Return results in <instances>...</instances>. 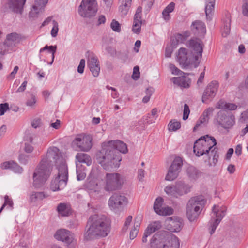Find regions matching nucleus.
I'll list each match as a JSON object with an SVG mask.
<instances>
[{"label": "nucleus", "instance_id": "f257e3e1", "mask_svg": "<svg viewBox=\"0 0 248 248\" xmlns=\"http://www.w3.org/2000/svg\"><path fill=\"white\" fill-rule=\"evenodd\" d=\"M127 152V145L123 141H110L102 144V149L96 154V159L105 170H110L119 167L122 160L120 152Z\"/></svg>", "mask_w": 248, "mask_h": 248}, {"label": "nucleus", "instance_id": "f03ea898", "mask_svg": "<svg viewBox=\"0 0 248 248\" xmlns=\"http://www.w3.org/2000/svg\"><path fill=\"white\" fill-rule=\"evenodd\" d=\"M52 161L56 163L58 169L62 163H65L60 150L56 147H51L48 149L46 155L42 156L41 160L34 170L33 186L35 188L43 186L50 176L52 170L51 162Z\"/></svg>", "mask_w": 248, "mask_h": 248}, {"label": "nucleus", "instance_id": "7ed1b4c3", "mask_svg": "<svg viewBox=\"0 0 248 248\" xmlns=\"http://www.w3.org/2000/svg\"><path fill=\"white\" fill-rule=\"evenodd\" d=\"M86 227H88L84 234L86 240L104 237L110 231L111 222L105 215L94 214L89 217Z\"/></svg>", "mask_w": 248, "mask_h": 248}, {"label": "nucleus", "instance_id": "20e7f679", "mask_svg": "<svg viewBox=\"0 0 248 248\" xmlns=\"http://www.w3.org/2000/svg\"><path fill=\"white\" fill-rule=\"evenodd\" d=\"M217 144L214 137L206 135L200 137L195 142L193 152L197 156H203L205 162H209L212 157L213 163L216 165L219 157Z\"/></svg>", "mask_w": 248, "mask_h": 248}, {"label": "nucleus", "instance_id": "39448f33", "mask_svg": "<svg viewBox=\"0 0 248 248\" xmlns=\"http://www.w3.org/2000/svg\"><path fill=\"white\" fill-rule=\"evenodd\" d=\"M206 202L202 196L192 197L188 201L186 207V215L190 221H194L198 217Z\"/></svg>", "mask_w": 248, "mask_h": 248}, {"label": "nucleus", "instance_id": "423d86ee", "mask_svg": "<svg viewBox=\"0 0 248 248\" xmlns=\"http://www.w3.org/2000/svg\"><path fill=\"white\" fill-rule=\"evenodd\" d=\"M68 179V168L66 163L63 162L58 167V175L51 183L50 188L53 191L63 189L67 185Z\"/></svg>", "mask_w": 248, "mask_h": 248}, {"label": "nucleus", "instance_id": "0eeeda50", "mask_svg": "<svg viewBox=\"0 0 248 248\" xmlns=\"http://www.w3.org/2000/svg\"><path fill=\"white\" fill-rule=\"evenodd\" d=\"M176 56L177 62L183 69L192 67L196 68L200 64V61L196 60L195 57L192 56L186 48L181 47L178 50Z\"/></svg>", "mask_w": 248, "mask_h": 248}, {"label": "nucleus", "instance_id": "6e6552de", "mask_svg": "<svg viewBox=\"0 0 248 248\" xmlns=\"http://www.w3.org/2000/svg\"><path fill=\"white\" fill-rule=\"evenodd\" d=\"M124 177L118 173H107L104 189L110 192L120 189L124 183Z\"/></svg>", "mask_w": 248, "mask_h": 248}, {"label": "nucleus", "instance_id": "1a4fd4ad", "mask_svg": "<svg viewBox=\"0 0 248 248\" xmlns=\"http://www.w3.org/2000/svg\"><path fill=\"white\" fill-rule=\"evenodd\" d=\"M97 11L95 0H82L78 7V13L83 17L94 16Z\"/></svg>", "mask_w": 248, "mask_h": 248}, {"label": "nucleus", "instance_id": "9d476101", "mask_svg": "<svg viewBox=\"0 0 248 248\" xmlns=\"http://www.w3.org/2000/svg\"><path fill=\"white\" fill-rule=\"evenodd\" d=\"M190 53L195 57V59L201 61L202 58L203 44L202 42L198 38H192L186 43Z\"/></svg>", "mask_w": 248, "mask_h": 248}, {"label": "nucleus", "instance_id": "9b49d317", "mask_svg": "<svg viewBox=\"0 0 248 248\" xmlns=\"http://www.w3.org/2000/svg\"><path fill=\"white\" fill-rule=\"evenodd\" d=\"M225 212L226 209L225 207L218 209V206L214 205L213 207L211 219L209 222L211 229L210 233L211 235L214 233L217 226L225 216Z\"/></svg>", "mask_w": 248, "mask_h": 248}, {"label": "nucleus", "instance_id": "f8f14e48", "mask_svg": "<svg viewBox=\"0 0 248 248\" xmlns=\"http://www.w3.org/2000/svg\"><path fill=\"white\" fill-rule=\"evenodd\" d=\"M127 203V198L120 193H114L110 197L108 201L110 208L115 211L122 209Z\"/></svg>", "mask_w": 248, "mask_h": 248}, {"label": "nucleus", "instance_id": "ddd939ff", "mask_svg": "<svg viewBox=\"0 0 248 248\" xmlns=\"http://www.w3.org/2000/svg\"><path fill=\"white\" fill-rule=\"evenodd\" d=\"M183 165L182 158L176 157L170 166L165 179L167 181H173L178 176Z\"/></svg>", "mask_w": 248, "mask_h": 248}, {"label": "nucleus", "instance_id": "4468645a", "mask_svg": "<svg viewBox=\"0 0 248 248\" xmlns=\"http://www.w3.org/2000/svg\"><path fill=\"white\" fill-rule=\"evenodd\" d=\"M86 56L87 57V65L90 71L94 77H98L100 67L97 57L94 53L90 51L86 52Z\"/></svg>", "mask_w": 248, "mask_h": 248}, {"label": "nucleus", "instance_id": "2eb2a0df", "mask_svg": "<svg viewBox=\"0 0 248 248\" xmlns=\"http://www.w3.org/2000/svg\"><path fill=\"white\" fill-rule=\"evenodd\" d=\"M79 150L87 152L92 148V138L89 135H79L73 141Z\"/></svg>", "mask_w": 248, "mask_h": 248}, {"label": "nucleus", "instance_id": "dca6fc26", "mask_svg": "<svg viewBox=\"0 0 248 248\" xmlns=\"http://www.w3.org/2000/svg\"><path fill=\"white\" fill-rule=\"evenodd\" d=\"M218 87V82L213 81L210 82L204 90L202 96V102L203 103H208L215 96Z\"/></svg>", "mask_w": 248, "mask_h": 248}, {"label": "nucleus", "instance_id": "f3484780", "mask_svg": "<svg viewBox=\"0 0 248 248\" xmlns=\"http://www.w3.org/2000/svg\"><path fill=\"white\" fill-rule=\"evenodd\" d=\"M54 236L56 239L62 241L68 244L71 243L74 239L73 233L64 229L58 230Z\"/></svg>", "mask_w": 248, "mask_h": 248}, {"label": "nucleus", "instance_id": "a211bd4d", "mask_svg": "<svg viewBox=\"0 0 248 248\" xmlns=\"http://www.w3.org/2000/svg\"><path fill=\"white\" fill-rule=\"evenodd\" d=\"M191 30L195 35L199 37H203L206 33L205 24L201 20H195L192 23Z\"/></svg>", "mask_w": 248, "mask_h": 248}, {"label": "nucleus", "instance_id": "6ab92c4d", "mask_svg": "<svg viewBox=\"0 0 248 248\" xmlns=\"http://www.w3.org/2000/svg\"><path fill=\"white\" fill-rule=\"evenodd\" d=\"M231 16L230 13L225 12L222 18L221 32L223 37H226L230 32Z\"/></svg>", "mask_w": 248, "mask_h": 248}, {"label": "nucleus", "instance_id": "aec40b11", "mask_svg": "<svg viewBox=\"0 0 248 248\" xmlns=\"http://www.w3.org/2000/svg\"><path fill=\"white\" fill-rule=\"evenodd\" d=\"M142 7L139 6L136 10L134 17L133 25L132 27L133 31L139 34L140 31L141 25L142 21L141 18Z\"/></svg>", "mask_w": 248, "mask_h": 248}, {"label": "nucleus", "instance_id": "412c9836", "mask_svg": "<svg viewBox=\"0 0 248 248\" xmlns=\"http://www.w3.org/2000/svg\"><path fill=\"white\" fill-rule=\"evenodd\" d=\"M161 227V223L159 221H155L148 225L145 230L142 241L143 243L147 242V237L150 236L153 232L159 230Z\"/></svg>", "mask_w": 248, "mask_h": 248}, {"label": "nucleus", "instance_id": "4be33fe9", "mask_svg": "<svg viewBox=\"0 0 248 248\" xmlns=\"http://www.w3.org/2000/svg\"><path fill=\"white\" fill-rule=\"evenodd\" d=\"M25 39V38L21 34L12 32L7 35L5 41L8 43V46L12 47L19 43L21 41Z\"/></svg>", "mask_w": 248, "mask_h": 248}, {"label": "nucleus", "instance_id": "5701e85b", "mask_svg": "<svg viewBox=\"0 0 248 248\" xmlns=\"http://www.w3.org/2000/svg\"><path fill=\"white\" fill-rule=\"evenodd\" d=\"M173 217L169 218V222L168 224V229L171 232H178L181 230L182 223L181 219L179 217H175L174 219Z\"/></svg>", "mask_w": 248, "mask_h": 248}, {"label": "nucleus", "instance_id": "b1692460", "mask_svg": "<svg viewBox=\"0 0 248 248\" xmlns=\"http://www.w3.org/2000/svg\"><path fill=\"white\" fill-rule=\"evenodd\" d=\"M178 197L182 196L189 193L191 190V186L182 181L175 183Z\"/></svg>", "mask_w": 248, "mask_h": 248}, {"label": "nucleus", "instance_id": "393cba45", "mask_svg": "<svg viewBox=\"0 0 248 248\" xmlns=\"http://www.w3.org/2000/svg\"><path fill=\"white\" fill-rule=\"evenodd\" d=\"M171 80L174 84L185 88H189L191 82L189 78L185 76L173 77L171 78Z\"/></svg>", "mask_w": 248, "mask_h": 248}, {"label": "nucleus", "instance_id": "a878e982", "mask_svg": "<svg viewBox=\"0 0 248 248\" xmlns=\"http://www.w3.org/2000/svg\"><path fill=\"white\" fill-rule=\"evenodd\" d=\"M56 49H57L56 46H48L47 45H46L43 48H41L39 51V57L40 60L41 61H44V62L46 61V60L44 56V54H42V53L46 50H47L48 52L51 53L52 61L49 63V64L51 65L54 61L55 53H56Z\"/></svg>", "mask_w": 248, "mask_h": 248}, {"label": "nucleus", "instance_id": "bb28decb", "mask_svg": "<svg viewBox=\"0 0 248 248\" xmlns=\"http://www.w3.org/2000/svg\"><path fill=\"white\" fill-rule=\"evenodd\" d=\"M180 243L177 237L171 235L168 237L165 244L163 245L162 248H179Z\"/></svg>", "mask_w": 248, "mask_h": 248}, {"label": "nucleus", "instance_id": "cd10ccee", "mask_svg": "<svg viewBox=\"0 0 248 248\" xmlns=\"http://www.w3.org/2000/svg\"><path fill=\"white\" fill-rule=\"evenodd\" d=\"M25 0H9V8L15 13H21Z\"/></svg>", "mask_w": 248, "mask_h": 248}, {"label": "nucleus", "instance_id": "c85d7f7f", "mask_svg": "<svg viewBox=\"0 0 248 248\" xmlns=\"http://www.w3.org/2000/svg\"><path fill=\"white\" fill-rule=\"evenodd\" d=\"M44 4V0H36L35 5L33 6L31 11L29 12V16L31 17H37L40 10L43 9L46 4Z\"/></svg>", "mask_w": 248, "mask_h": 248}, {"label": "nucleus", "instance_id": "c756f323", "mask_svg": "<svg viewBox=\"0 0 248 248\" xmlns=\"http://www.w3.org/2000/svg\"><path fill=\"white\" fill-rule=\"evenodd\" d=\"M132 0H119V10L122 16H125L131 7Z\"/></svg>", "mask_w": 248, "mask_h": 248}, {"label": "nucleus", "instance_id": "7c9ffc66", "mask_svg": "<svg viewBox=\"0 0 248 248\" xmlns=\"http://www.w3.org/2000/svg\"><path fill=\"white\" fill-rule=\"evenodd\" d=\"M57 211L62 217L68 216L72 213L70 206L65 203H61L58 205Z\"/></svg>", "mask_w": 248, "mask_h": 248}, {"label": "nucleus", "instance_id": "2f4dec72", "mask_svg": "<svg viewBox=\"0 0 248 248\" xmlns=\"http://www.w3.org/2000/svg\"><path fill=\"white\" fill-rule=\"evenodd\" d=\"M76 158L79 162L86 164L87 166H90L92 164V159L90 156L86 153H78Z\"/></svg>", "mask_w": 248, "mask_h": 248}, {"label": "nucleus", "instance_id": "473e14b6", "mask_svg": "<svg viewBox=\"0 0 248 248\" xmlns=\"http://www.w3.org/2000/svg\"><path fill=\"white\" fill-rule=\"evenodd\" d=\"M175 3L173 2L170 3L162 11V17L166 21H168L170 19V14L174 9Z\"/></svg>", "mask_w": 248, "mask_h": 248}, {"label": "nucleus", "instance_id": "72a5a7b5", "mask_svg": "<svg viewBox=\"0 0 248 248\" xmlns=\"http://www.w3.org/2000/svg\"><path fill=\"white\" fill-rule=\"evenodd\" d=\"M162 240V236L160 232L155 233L150 240V246L152 248H158L160 247Z\"/></svg>", "mask_w": 248, "mask_h": 248}, {"label": "nucleus", "instance_id": "f704fd0d", "mask_svg": "<svg viewBox=\"0 0 248 248\" xmlns=\"http://www.w3.org/2000/svg\"><path fill=\"white\" fill-rule=\"evenodd\" d=\"M189 178L192 180H196L202 174V172L194 167H189L187 170Z\"/></svg>", "mask_w": 248, "mask_h": 248}, {"label": "nucleus", "instance_id": "c9c22d12", "mask_svg": "<svg viewBox=\"0 0 248 248\" xmlns=\"http://www.w3.org/2000/svg\"><path fill=\"white\" fill-rule=\"evenodd\" d=\"M215 4V0H206L205 11L207 19L210 18V15L214 10Z\"/></svg>", "mask_w": 248, "mask_h": 248}, {"label": "nucleus", "instance_id": "e433bc0d", "mask_svg": "<svg viewBox=\"0 0 248 248\" xmlns=\"http://www.w3.org/2000/svg\"><path fill=\"white\" fill-rule=\"evenodd\" d=\"M235 124V117L233 115H229L226 118L225 120L223 123H221L222 127L225 129L230 128L233 126Z\"/></svg>", "mask_w": 248, "mask_h": 248}, {"label": "nucleus", "instance_id": "4c0bfd02", "mask_svg": "<svg viewBox=\"0 0 248 248\" xmlns=\"http://www.w3.org/2000/svg\"><path fill=\"white\" fill-rule=\"evenodd\" d=\"M164 191L169 196L175 198H178L176 184L168 185L165 187Z\"/></svg>", "mask_w": 248, "mask_h": 248}, {"label": "nucleus", "instance_id": "58836bf2", "mask_svg": "<svg viewBox=\"0 0 248 248\" xmlns=\"http://www.w3.org/2000/svg\"><path fill=\"white\" fill-rule=\"evenodd\" d=\"M37 97L33 94H30V97L28 98L26 100L25 104L27 106L30 108L31 109H33L36 106Z\"/></svg>", "mask_w": 248, "mask_h": 248}, {"label": "nucleus", "instance_id": "ea45409f", "mask_svg": "<svg viewBox=\"0 0 248 248\" xmlns=\"http://www.w3.org/2000/svg\"><path fill=\"white\" fill-rule=\"evenodd\" d=\"M190 33L186 31L182 33H178L175 36V39L177 43H183L190 36Z\"/></svg>", "mask_w": 248, "mask_h": 248}, {"label": "nucleus", "instance_id": "a19ab883", "mask_svg": "<svg viewBox=\"0 0 248 248\" xmlns=\"http://www.w3.org/2000/svg\"><path fill=\"white\" fill-rule=\"evenodd\" d=\"M157 109L156 108H154L152 109L151 111V114H148L146 116V123L147 124H152L153 123L155 122L157 117Z\"/></svg>", "mask_w": 248, "mask_h": 248}, {"label": "nucleus", "instance_id": "79ce46f5", "mask_svg": "<svg viewBox=\"0 0 248 248\" xmlns=\"http://www.w3.org/2000/svg\"><path fill=\"white\" fill-rule=\"evenodd\" d=\"M180 122L175 119L170 121L168 124L169 130L170 131H175L180 129Z\"/></svg>", "mask_w": 248, "mask_h": 248}, {"label": "nucleus", "instance_id": "37998d69", "mask_svg": "<svg viewBox=\"0 0 248 248\" xmlns=\"http://www.w3.org/2000/svg\"><path fill=\"white\" fill-rule=\"evenodd\" d=\"M227 116H226L224 112L223 111H220L217 113V116H216L215 119V123L219 125H220L221 123H223Z\"/></svg>", "mask_w": 248, "mask_h": 248}, {"label": "nucleus", "instance_id": "c03bdc74", "mask_svg": "<svg viewBox=\"0 0 248 248\" xmlns=\"http://www.w3.org/2000/svg\"><path fill=\"white\" fill-rule=\"evenodd\" d=\"M214 110V108L212 107H209L206 109L201 116L202 120L204 119V121H206L208 123L209 118L212 115Z\"/></svg>", "mask_w": 248, "mask_h": 248}, {"label": "nucleus", "instance_id": "a18cd8bd", "mask_svg": "<svg viewBox=\"0 0 248 248\" xmlns=\"http://www.w3.org/2000/svg\"><path fill=\"white\" fill-rule=\"evenodd\" d=\"M163 202V199L160 197H157L154 202V209L158 214L160 212L161 207Z\"/></svg>", "mask_w": 248, "mask_h": 248}, {"label": "nucleus", "instance_id": "49530a36", "mask_svg": "<svg viewBox=\"0 0 248 248\" xmlns=\"http://www.w3.org/2000/svg\"><path fill=\"white\" fill-rule=\"evenodd\" d=\"M139 228L140 223L138 222H135L133 228H132L130 232V239L131 240L134 239L137 236Z\"/></svg>", "mask_w": 248, "mask_h": 248}, {"label": "nucleus", "instance_id": "de8ad7c7", "mask_svg": "<svg viewBox=\"0 0 248 248\" xmlns=\"http://www.w3.org/2000/svg\"><path fill=\"white\" fill-rule=\"evenodd\" d=\"M45 197V194L43 192H33L30 196L31 201L42 200Z\"/></svg>", "mask_w": 248, "mask_h": 248}, {"label": "nucleus", "instance_id": "09e8293b", "mask_svg": "<svg viewBox=\"0 0 248 248\" xmlns=\"http://www.w3.org/2000/svg\"><path fill=\"white\" fill-rule=\"evenodd\" d=\"M173 213V209L170 207L167 206L161 208L160 212H159L157 214L162 216H167L172 215Z\"/></svg>", "mask_w": 248, "mask_h": 248}, {"label": "nucleus", "instance_id": "8fccbe9b", "mask_svg": "<svg viewBox=\"0 0 248 248\" xmlns=\"http://www.w3.org/2000/svg\"><path fill=\"white\" fill-rule=\"evenodd\" d=\"M11 170L15 173L21 174L23 172V168L21 167L17 162L14 161L11 166Z\"/></svg>", "mask_w": 248, "mask_h": 248}, {"label": "nucleus", "instance_id": "3c124183", "mask_svg": "<svg viewBox=\"0 0 248 248\" xmlns=\"http://www.w3.org/2000/svg\"><path fill=\"white\" fill-rule=\"evenodd\" d=\"M106 22V18L104 15H100L99 16L97 20H96L95 18H93L91 22L92 25L99 26L101 24H104Z\"/></svg>", "mask_w": 248, "mask_h": 248}, {"label": "nucleus", "instance_id": "603ef678", "mask_svg": "<svg viewBox=\"0 0 248 248\" xmlns=\"http://www.w3.org/2000/svg\"><path fill=\"white\" fill-rule=\"evenodd\" d=\"M169 68L173 75H181L184 73L179 69L174 64L170 63L169 64Z\"/></svg>", "mask_w": 248, "mask_h": 248}, {"label": "nucleus", "instance_id": "864d4df0", "mask_svg": "<svg viewBox=\"0 0 248 248\" xmlns=\"http://www.w3.org/2000/svg\"><path fill=\"white\" fill-rule=\"evenodd\" d=\"M110 27L115 32H120L121 31L120 24L115 19H113L110 24Z\"/></svg>", "mask_w": 248, "mask_h": 248}, {"label": "nucleus", "instance_id": "5fc2aeb1", "mask_svg": "<svg viewBox=\"0 0 248 248\" xmlns=\"http://www.w3.org/2000/svg\"><path fill=\"white\" fill-rule=\"evenodd\" d=\"M10 46H8V43L5 40L3 43H0V54L3 55L8 50V48Z\"/></svg>", "mask_w": 248, "mask_h": 248}, {"label": "nucleus", "instance_id": "6e6d98bb", "mask_svg": "<svg viewBox=\"0 0 248 248\" xmlns=\"http://www.w3.org/2000/svg\"><path fill=\"white\" fill-rule=\"evenodd\" d=\"M53 27L51 31V34L53 37H55L57 35L58 31V24L55 20L53 21Z\"/></svg>", "mask_w": 248, "mask_h": 248}, {"label": "nucleus", "instance_id": "4d7b16f0", "mask_svg": "<svg viewBox=\"0 0 248 248\" xmlns=\"http://www.w3.org/2000/svg\"><path fill=\"white\" fill-rule=\"evenodd\" d=\"M29 156L25 154H21L19 155L18 160L20 163L26 165L28 162Z\"/></svg>", "mask_w": 248, "mask_h": 248}, {"label": "nucleus", "instance_id": "13d9d810", "mask_svg": "<svg viewBox=\"0 0 248 248\" xmlns=\"http://www.w3.org/2000/svg\"><path fill=\"white\" fill-rule=\"evenodd\" d=\"M9 109V104L7 103L0 104V116L4 114L5 112Z\"/></svg>", "mask_w": 248, "mask_h": 248}, {"label": "nucleus", "instance_id": "bf43d9fd", "mask_svg": "<svg viewBox=\"0 0 248 248\" xmlns=\"http://www.w3.org/2000/svg\"><path fill=\"white\" fill-rule=\"evenodd\" d=\"M140 68L138 66H135L133 69V72L132 76V78L135 80H138L140 78Z\"/></svg>", "mask_w": 248, "mask_h": 248}, {"label": "nucleus", "instance_id": "052dcab7", "mask_svg": "<svg viewBox=\"0 0 248 248\" xmlns=\"http://www.w3.org/2000/svg\"><path fill=\"white\" fill-rule=\"evenodd\" d=\"M13 162H14V161H13V160H10V161L2 162L0 164V168L2 170H7V169L11 170V166L12 165V164L13 163Z\"/></svg>", "mask_w": 248, "mask_h": 248}, {"label": "nucleus", "instance_id": "680f3d73", "mask_svg": "<svg viewBox=\"0 0 248 248\" xmlns=\"http://www.w3.org/2000/svg\"><path fill=\"white\" fill-rule=\"evenodd\" d=\"M190 113V110L189 107L187 104H185L184 106V111L183 119L184 120H186L188 119L189 114Z\"/></svg>", "mask_w": 248, "mask_h": 248}, {"label": "nucleus", "instance_id": "e2e57ef3", "mask_svg": "<svg viewBox=\"0 0 248 248\" xmlns=\"http://www.w3.org/2000/svg\"><path fill=\"white\" fill-rule=\"evenodd\" d=\"M132 219V216L131 215L128 216L125 221L124 227L122 229L123 232H126L127 230L128 226L130 225Z\"/></svg>", "mask_w": 248, "mask_h": 248}, {"label": "nucleus", "instance_id": "0e129e2a", "mask_svg": "<svg viewBox=\"0 0 248 248\" xmlns=\"http://www.w3.org/2000/svg\"><path fill=\"white\" fill-rule=\"evenodd\" d=\"M4 203L2 205V206H4V207L6 205H8L10 207L13 208V202L12 199L9 198V197L7 195H6L4 197Z\"/></svg>", "mask_w": 248, "mask_h": 248}, {"label": "nucleus", "instance_id": "69168bd1", "mask_svg": "<svg viewBox=\"0 0 248 248\" xmlns=\"http://www.w3.org/2000/svg\"><path fill=\"white\" fill-rule=\"evenodd\" d=\"M85 65V60L82 59L80 60L78 68V71L79 73L82 74L83 73Z\"/></svg>", "mask_w": 248, "mask_h": 248}, {"label": "nucleus", "instance_id": "338daca9", "mask_svg": "<svg viewBox=\"0 0 248 248\" xmlns=\"http://www.w3.org/2000/svg\"><path fill=\"white\" fill-rule=\"evenodd\" d=\"M242 13L245 16L248 17V0H246L243 4Z\"/></svg>", "mask_w": 248, "mask_h": 248}, {"label": "nucleus", "instance_id": "774afa93", "mask_svg": "<svg viewBox=\"0 0 248 248\" xmlns=\"http://www.w3.org/2000/svg\"><path fill=\"white\" fill-rule=\"evenodd\" d=\"M240 121L242 122L248 123V110L241 113Z\"/></svg>", "mask_w": 248, "mask_h": 248}]
</instances>
